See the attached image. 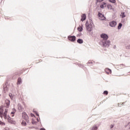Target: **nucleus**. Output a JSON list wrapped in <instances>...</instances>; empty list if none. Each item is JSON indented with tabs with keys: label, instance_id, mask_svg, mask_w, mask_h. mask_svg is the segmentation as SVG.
Masks as SVG:
<instances>
[{
	"label": "nucleus",
	"instance_id": "1",
	"mask_svg": "<svg viewBox=\"0 0 130 130\" xmlns=\"http://www.w3.org/2000/svg\"><path fill=\"white\" fill-rule=\"evenodd\" d=\"M9 110L8 109H5V106H1L0 107V117L3 118H4V119H7L8 118V111Z\"/></svg>",
	"mask_w": 130,
	"mask_h": 130
},
{
	"label": "nucleus",
	"instance_id": "2",
	"mask_svg": "<svg viewBox=\"0 0 130 130\" xmlns=\"http://www.w3.org/2000/svg\"><path fill=\"white\" fill-rule=\"evenodd\" d=\"M22 117L25 121L23 120L21 124L24 126L27 125V122H29V116H28V115L25 112H23L22 113Z\"/></svg>",
	"mask_w": 130,
	"mask_h": 130
},
{
	"label": "nucleus",
	"instance_id": "3",
	"mask_svg": "<svg viewBox=\"0 0 130 130\" xmlns=\"http://www.w3.org/2000/svg\"><path fill=\"white\" fill-rule=\"evenodd\" d=\"M68 39L70 41H72L74 42V41H76V37L75 36H69Z\"/></svg>",
	"mask_w": 130,
	"mask_h": 130
},
{
	"label": "nucleus",
	"instance_id": "4",
	"mask_svg": "<svg viewBox=\"0 0 130 130\" xmlns=\"http://www.w3.org/2000/svg\"><path fill=\"white\" fill-rule=\"evenodd\" d=\"M101 37L102 38H103L104 40H107L108 39V36L105 34H103L102 35H101Z\"/></svg>",
	"mask_w": 130,
	"mask_h": 130
},
{
	"label": "nucleus",
	"instance_id": "5",
	"mask_svg": "<svg viewBox=\"0 0 130 130\" xmlns=\"http://www.w3.org/2000/svg\"><path fill=\"white\" fill-rule=\"evenodd\" d=\"M109 25L111 27H115L116 26V22L114 21H111L110 22Z\"/></svg>",
	"mask_w": 130,
	"mask_h": 130
},
{
	"label": "nucleus",
	"instance_id": "6",
	"mask_svg": "<svg viewBox=\"0 0 130 130\" xmlns=\"http://www.w3.org/2000/svg\"><path fill=\"white\" fill-rule=\"evenodd\" d=\"M99 17L100 20H104L105 19V17H104V15L100 13H99Z\"/></svg>",
	"mask_w": 130,
	"mask_h": 130
},
{
	"label": "nucleus",
	"instance_id": "7",
	"mask_svg": "<svg viewBox=\"0 0 130 130\" xmlns=\"http://www.w3.org/2000/svg\"><path fill=\"white\" fill-rule=\"evenodd\" d=\"M85 25H86V29L87 31H91V27H90V25H89V23H88V22H86Z\"/></svg>",
	"mask_w": 130,
	"mask_h": 130
},
{
	"label": "nucleus",
	"instance_id": "8",
	"mask_svg": "<svg viewBox=\"0 0 130 130\" xmlns=\"http://www.w3.org/2000/svg\"><path fill=\"white\" fill-rule=\"evenodd\" d=\"M5 104L6 108H9V106H10V101L9 100H6L5 101Z\"/></svg>",
	"mask_w": 130,
	"mask_h": 130
},
{
	"label": "nucleus",
	"instance_id": "9",
	"mask_svg": "<svg viewBox=\"0 0 130 130\" xmlns=\"http://www.w3.org/2000/svg\"><path fill=\"white\" fill-rule=\"evenodd\" d=\"M6 119H7L8 121L10 123H13V122H14V121H13L12 118H11L9 116H7V118Z\"/></svg>",
	"mask_w": 130,
	"mask_h": 130
},
{
	"label": "nucleus",
	"instance_id": "10",
	"mask_svg": "<svg viewBox=\"0 0 130 130\" xmlns=\"http://www.w3.org/2000/svg\"><path fill=\"white\" fill-rule=\"evenodd\" d=\"M85 20H86V14H83L81 16V21H82V22H84Z\"/></svg>",
	"mask_w": 130,
	"mask_h": 130
},
{
	"label": "nucleus",
	"instance_id": "11",
	"mask_svg": "<svg viewBox=\"0 0 130 130\" xmlns=\"http://www.w3.org/2000/svg\"><path fill=\"white\" fill-rule=\"evenodd\" d=\"M104 6L105 7H106V3L105 2H103L102 3V5L100 6V8H101V9H104Z\"/></svg>",
	"mask_w": 130,
	"mask_h": 130
},
{
	"label": "nucleus",
	"instance_id": "12",
	"mask_svg": "<svg viewBox=\"0 0 130 130\" xmlns=\"http://www.w3.org/2000/svg\"><path fill=\"white\" fill-rule=\"evenodd\" d=\"M77 30H78L79 32H82L83 31V27L80 26L77 28Z\"/></svg>",
	"mask_w": 130,
	"mask_h": 130
},
{
	"label": "nucleus",
	"instance_id": "13",
	"mask_svg": "<svg viewBox=\"0 0 130 130\" xmlns=\"http://www.w3.org/2000/svg\"><path fill=\"white\" fill-rule=\"evenodd\" d=\"M77 42H78V43H79L80 44H82V43H83V41L82 39H79L77 40Z\"/></svg>",
	"mask_w": 130,
	"mask_h": 130
},
{
	"label": "nucleus",
	"instance_id": "14",
	"mask_svg": "<svg viewBox=\"0 0 130 130\" xmlns=\"http://www.w3.org/2000/svg\"><path fill=\"white\" fill-rule=\"evenodd\" d=\"M120 16L122 17V18H125V14L124 13V12H121V14H120Z\"/></svg>",
	"mask_w": 130,
	"mask_h": 130
},
{
	"label": "nucleus",
	"instance_id": "15",
	"mask_svg": "<svg viewBox=\"0 0 130 130\" xmlns=\"http://www.w3.org/2000/svg\"><path fill=\"white\" fill-rule=\"evenodd\" d=\"M21 83H22V79H21V78H19L18 79V81H17V84L19 85H19L21 84Z\"/></svg>",
	"mask_w": 130,
	"mask_h": 130
},
{
	"label": "nucleus",
	"instance_id": "16",
	"mask_svg": "<svg viewBox=\"0 0 130 130\" xmlns=\"http://www.w3.org/2000/svg\"><path fill=\"white\" fill-rule=\"evenodd\" d=\"M3 89H4V92L6 93L7 91H8V87H7V86H6V85L4 86Z\"/></svg>",
	"mask_w": 130,
	"mask_h": 130
},
{
	"label": "nucleus",
	"instance_id": "17",
	"mask_svg": "<svg viewBox=\"0 0 130 130\" xmlns=\"http://www.w3.org/2000/svg\"><path fill=\"white\" fill-rule=\"evenodd\" d=\"M121 27H122V24L121 23H119V25L118 26V29H121Z\"/></svg>",
	"mask_w": 130,
	"mask_h": 130
},
{
	"label": "nucleus",
	"instance_id": "18",
	"mask_svg": "<svg viewBox=\"0 0 130 130\" xmlns=\"http://www.w3.org/2000/svg\"><path fill=\"white\" fill-rule=\"evenodd\" d=\"M97 129L98 128L96 125H94L92 128V130H97Z\"/></svg>",
	"mask_w": 130,
	"mask_h": 130
},
{
	"label": "nucleus",
	"instance_id": "19",
	"mask_svg": "<svg viewBox=\"0 0 130 130\" xmlns=\"http://www.w3.org/2000/svg\"><path fill=\"white\" fill-rule=\"evenodd\" d=\"M107 7L108 9H110V10L112 9V6H111V5H108Z\"/></svg>",
	"mask_w": 130,
	"mask_h": 130
},
{
	"label": "nucleus",
	"instance_id": "20",
	"mask_svg": "<svg viewBox=\"0 0 130 130\" xmlns=\"http://www.w3.org/2000/svg\"><path fill=\"white\" fill-rule=\"evenodd\" d=\"M104 94L105 95H108V91L107 90H105L104 91Z\"/></svg>",
	"mask_w": 130,
	"mask_h": 130
},
{
	"label": "nucleus",
	"instance_id": "21",
	"mask_svg": "<svg viewBox=\"0 0 130 130\" xmlns=\"http://www.w3.org/2000/svg\"><path fill=\"white\" fill-rule=\"evenodd\" d=\"M0 124L1 125H6V124L2 121H0Z\"/></svg>",
	"mask_w": 130,
	"mask_h": 130
},
{
	"label": "nucleus",
	"instance_id": "22",
	"mask_svg": "<svg viewBox=\"0 0 130 130\" xmlns=\"http://www.w3.org/2000/svg\"><path fill=\"white\" fill-rule=\"evenodd\" d=\"M109 2L110 3H112L113 4L115 3V2H116L115 0H109Z\"/></svg>",
	"mask_w": 130,
	"mask_h": 130
},
{
	"label": "nucleus",
	"instance_id": "23",
	"mask_svg": "<svg viewBox=\"0 0 130 130\" xmlns=\"http://www.w3.org/2000/svg\"><path fill=\"white\" fill-rule=\"evenodd\" d=\"M110 43V42H109V41H106V43H105V44H106V45H109V44Z\"/></svg>",
	"mask_w": 130,
	"mask_h": 130
},
{
	"label": "nucleus",
	"instance_id": "24",
	"mask_svg": "<svg viewBox=\"0 0 130 130\" xmlns=\"http://www.w3.org/2000/svg\"><path fill=\"white\" fill-rule=\"evenodd\" d=\"M36 121H34V120H32V124H36Z\"/></svg>",
	"mask_w": 130,
	"mask_h": 130
},
{
	"label": "nucleus",
	"instance_id": "25",
	"mask_svg": "<svg viewBox=\"0 0 130 130\" xmlns=\"http://www.w3.org/2000/svg\"><path fill=\"white\" fill-rule=\"evenodd\" d=\"M103 1H104V0H97V2L98 3H101L102 2H103Z\"/></svg>",
	"mask_w": 130,
	"mask_h": 130
},
{
	"label": "nucleus",
	"instance_id": "26",
	"mask_svg": "<svg viewBox=\"0 0 130 130\" xmlns=\"http://www.w3.org/2000/svg\"><path fill=\"white\" fill-rule=\"evenodd\" d=\"M14 114H15V112L14 111L11 112L12 116H14Z\"/></svg>",
	"mask_w": 130,
	"mask_h": 130
},
{
	"label": "nucleus",
	"instance_id": "27",
	"mask_svg": "<svg viewBox=\"0 0 130 130\" xmlns=\"http://www.w3.org/2000/svg\"><path fill=\"white\" fill-rule=\"evenodd\" d=\"M106 71H108L109 73H111V70H110V69H106Z\"/></svg>",
	"mask_w": 130,
	"mask_h": 130
},
{
	"label": "nucleus",
	"instance_id": "28",
	"mask_svg": "<svg viewBox=\"0 0 130 130\" xmlns=\"http://www.w3.org/2000/svg\"><path fill=\"white\" fill-rule=\"evenodd\" d=\"M30 116H31V117H34V116H35L34 115V114L31 113L30 114Z\"/></svg>",
	"mask_w": 130,
	"mask_h": 130
},
{
	"label": "nucleus",
	"instance_id": "29",
	"mask_svg": "<svg viewBox=\"0 0 130 130\" xmlns=\"http://www.w3.org/2000/svg\"><path fill=\"white\" fill-rule=\"evenodd\" d=\"M24 72H25L24 69H22V70L21 74H23V73H24Z\"/></svg>",
	"mask_w": 130,
	"mask_h": 130
},
{
	"label": "nucleus",
	"instance_id": "30",
	"mask_svg": "<svg viewBox=\"0 0 130 130\" xmlns=\"http://www.w3.org/2000/svg\"><path fill=\"white\" fill-rule=\"evenodd\" d=\"M114 126L113 125H111L110 128H112Z\"/></svg>",
	"mask_w": 130,
	"mask_h": 130
},
{
	"label": "nucleus",
	"instance_id": "31",
	"mask_svg": "<svg viewBox=\"0 0 130 130\" xmlns=\"http://www.w3.org/2000/svg\"><path fill=\"white\" fill-rule=\"evenodd\" d=\"M40 130H46V129H45V128H42L40 129Z\"/></svg>",
	"mask_w": 130,
	"mask_h": 130
},
{
	"label": "nucleus",
	"instance_id": "32",
	"mask_svg": "<svg viewBox=\"0 0 130 130\" xmlns=\"http://www.w3.org/2000/svg\"><path fill=\"white\" fill-rule=\"evenodd\" d=\"M9 96H11V94H9Z\"/></svg>",
	"mask_w": 130,
	"mask_h": 130
},
{
	"label": "nucleus",
	"instance_id": "33",
	"mask_svg": "<svg viewBox=\"0 0 130 130\" xmlns=\"http://www.w3.org/2000/svg\"><path fill=\"white\" fill-rule=\"evenodd\" d=\"M37 115L39 116V114H37Z\"/></svg>",
	"mask_w": 130,
	"mask_h": 130
},
{
	"label": "nucleus",
	"instance_id": "34",
	"mask_svg": "<svg viewBox=\"0 0 130 130\" xmlns=\"http://www.w3.org/2000/svg\"><path fill=\"white\" fill-rule=\"evenodd\" d=\"M129 48L130 49V46H129Z\"/></svg>",
	"mask_w": 130,
	"mask_h": 130
},
{
	"label": "nucleus",
	"instance_id": "35",
	"mask_svg": "<svg viewBox=\"0 0 130 130\" xmlns=\"http://www.w3.org/2000/svg\"><path fill=\"white\" fill-rule=\"evenodd\" d=\"M0 96H1V94H0Z\"/></svg>",
	"mask_w": 130,
	"mask_h": 130
}]
</instances>
